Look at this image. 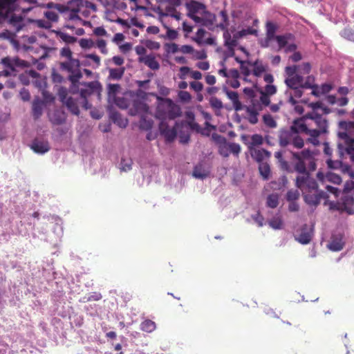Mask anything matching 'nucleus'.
<instances>
[{"mask_svg": "<svg viewBox=\"0 0 354 354\" xmlns=\"http://www.w3.org/2000/svg\"><path fill=\"white\" fill-rule=\"evenodd\" d=\"M274 156L282 170L289 173L296 171L299 174L295 179V185L301 191L306 203L317 205L322 199L328 198L326 192L318 189L317 181L310 175L309 171H315L317 166L315 159L310 150L292 153V160L295 161L293 168L283 159L281 151H276Z\"/></svg>", "mask_w": 354, "mask_h": 354, "instance_id": "nucleus-1", "label": "nucleus"}, {"mask_svg": "<svg viewBox=\"0 0 354 354\" xmlns=\"http://www.w3.org/2000/svg\"><path fill=\"white\" fill-rule=\"evenodd\" d=\"M59 57L61 61L59 63V68L63 71L69 73L68 77L71 84L69 88L73 94H80L82 106L88 109L91 105L88 102V97L93 95H99L102 90L101 84L97 81L90 82H80L82 73L80 71V62L79 59L73 57V52L68 46H65L60 50Z\"/></svg>", "mask_w": 354, "mask_h": 354, "instance_id": "nucleus-2", "label": "nucleus"}, {"mask_svg": "<svg viewBox=\"0 0 354 354\" xmlns=\"http://www.w3.org/2000/svg\"><path fill=\"white\" fill-rule=\"evenodd\" d=\"M304 118L309 120L308 123H312L310 137L308 142L317 145L319 144L318 138L328 132V122L325 117L319 114L317 111H311L304 115Z\"/></svg>", "mask_w": 354, "mask_h": 354, "instance_id": "nucleus-3", "label": "nucleus"}, {"mask_svg": "<svg viewBox=\"0 0 354 354\" xmlns=\"http://www.w3.org/2000/svg\"><path fill=\"white\" fill-rule=\"evenodd\" d=\"M158 104L156 117L165 121L166 119L174 120L181 114L180 107L169 98L158 97Z\"/></svg>", "mask_w": 354, "mask_h": 354, "instance_id": "nucleus-4", "label": "nucleus"}, {"mask_svg": "<svg viewBox=\"0 0 354 354\" xmlns=\"http://www.w3.org/2000/svg\"><path fill=\"white\" fill-rule=\"evenodd\" d=\"M337 135L346 145V151L354 162V122L340 121Z\"/></svg>", "mask_w": 354, "mask_h": 354, "instance_id": "nucleus-5", "label": "nucleus"}, {"mask_svg": "<svg viewBox=\"0 0 354 354\" xmlns=\"http://www.w3.org/2000/svg\"><path fill=\"white\" fill-rule=\"evenodd\" d=\"M279 142L283 147L292 145L296 149H301L304 146V140L301 136H296L290 129L280 130Z\"/></svg>", "mask_w": 354, "mask_h": 354, "instance_id": "nucleus-6", "label": "nucleus"}, {"mask_svg": "<svg viewBox=\"0 0 354 354\" xmlns=\"http://www.w3.org/2000/svg\"><path fill=\"white\" fill-rule=\"evenodd\" d=\"M5 70L3 73L6 76H15L19 68H25L29 66V64L18 57H6L1 60Z\"/></svg>", "mask_w": 354, "mask_h": 354, "instance_id": "nucleus-7", "label": "nucleus"}, {"mask_svg": "<svg viewBox=\"0 0 354 354\" xmlns=\"http://www.w3.org/2000/svg\"><path fill=\"white\" fill-rule=\"evenodd\" d=\"M186 7L188 11L187 16L196 23H201L203 19L197 16V14L203 15L206 12L205 6L198 1H192L186 3Z\"/></svg>", "mask_w": 354, "mask_h": 354, "instance_id": "nucleus-8", "label": "nucleus"}, {"mask_svg": "<svg viewBox=\"0 0 354 354\" xmlns=\"http://www.w3.org/2000/svg\"><path fill=\"white\" fill-rule=\"evenodd\" d=\"M305 120H306V119L304 118V116L294 120L289 129L296 136H300V133H304L310 136L312 123H306Z\"/></svg>", "mask_w": 354, "mask_h": 354, "instance_id": "nucleus-9", "label": "nucleus"}, {"mask_svg": "<svg viewBox=\"0 0 354 354\" xmlns=\"http://www.w3.org/2000/svg\"><path fill=\"white\" fill-rule=\"evenodd\" d=\"M59 95L62 102L66 105L67 109L75 115H79L80 110L78 107V104H81L80 102L75 100L72 97H66L67 92L66 89L62 88L59 90Z\"/></svg>", "mask_w": 354, "mask_h": 354, "instance_id": "nucleus-10", "label": "nucleus"}, {"mask_svg": "<svg viewBox=\"0 0 354 354\" xmlns=\"http://www.w3.org/2000/svg\"><path fill=\"white\" fill-rule=\"evenodd\" d=\"M160 134L162 135L167 142H172L176 137L177 130L175 127L169 128L165 121H161L159 124Z\"/></svg>", "mask_w": 354, "mask_h": 354, "instance_id": "nucleus-11", "label": "nucleus"}, {"mask_svg": "<svg viewBox=\"0 0 354 354\" xmlns=\"http://www.w3.org/2000/svg\"><path fill=\"white\" fill-rule=\"evenodd\" d=\"M17 0H0V19L6 18L15 10Z\"/></svg>", "mask_w": 354, "mask_h": 354, "instance_id": "nucleus-12", "label": "nucleus"}, {"mask_svg": "<svg viewBox=\"0 0 354 354\" xmlns=\"http://www.w3.org/2000/svg\"><path fill=\"white\" fill-rule=\"evenodd\" d=\"M312 229L305 224L301 227L300 232L295 236V239L301 244H308L312 239Z\"/></svg>", "mask_w": 354, "mask_h": 354, "instance_id": "nucleus-13", "label": "nucleus"}, {"mask_svg": "<svg viewBox=\"0 0 354 354\" xmlns=\"http://www.w3.org/2000/svg\"><path fill=\"white\" fill-rule=\"evenodd\" d=\"M252 67V74L257 77H260L263 75L264 73H266L268 68L267 64H263V62L257 59L251 63Z\"/></svg>", "mask_w": 354, "mask_h": 354, "instance_id": "nucleus-14", "label": "nucleus"}, {"mask_svg": "<svg viewBox=\"0 0 354 354\" xmlns=\"http://www.w3.org/2000/svg\"><path fill=\"white\" fill-rule=\"evenodd\" d=\"M138 61L141 63H144L150 69L153 71L158 70L160 68V64L153 54L140 57Z\"/></svg>", "mask_w": 354, "mask_h": 354, "instance_id": "nucleus-15", "label": "nucleus"}, {"mask_svg": "<svg viewBox=\"0 0 354 354\" xmlns=\"http://www.w3.org/2000/svg\"><path fill=\"white\" fill-rule=\"evenodd\" d=\"M250 150L252 158L259 163L263 162V160L265 158L270 156V153L264 149H252L250 146Z\"/></svg>", "mask_w": 354, "mask_h": 354, "instance_id": "nucleus-16", "label": "nucleus"}, {"mask_svg": "<svg viewBox=\"0 0 354 354\" xmlns=\"http://www.w3.org/2000/svg\"><path fill=\"white\" fill-rule=\"evenodd\" d=\"M31 149L35 153L42 154L50 150V145L47 141L35 140L31 145Z\"/></svg>", "mask_w": 354, "mask_h": 354, "instance_id": "nucleus-17", "label": "nucleus"}, {"mask_svg": "<svg viewBox=\"0 0 354 354\" xmlns=\"http://www.w3.org/2000/svg\"><path fill=\"white\" fill-rule=\"evenodd\" d=\"M263 80L268 84H267L265 86V91L263 93H266L268 95H274V93H276L277 88L274 85L272 84V83L274 82L273 75L270 73H266L263 75Z\"/></svg>", "mask_w": 354, "mask_h": 354, "instance_id": "nucleus-18", "label": "nucleus"}, {"mask_svg": "<svg viewBox=\"0 0 354 354\" xmlns=\"http://www.w3.org/2000/svg\"><path fill=\"white\" fill-rule=\"evenodd\" d=\"M44 102L39 98L35 99L32 102V112L35 120L38 119L42 115Z\"/></svg>", "mask_w": 354, "mask_h": 354, "instance_id": "nucleus-19", "label": "nucleus"}, {"mask_svg": "<svg viewBox=\"0 0 354 354\" xmlns=\"http://www.w3.org/2000/svg\"><path fill=\"white\" fill-rule=\"evenodd\" d=\"M225 93L227 97L232 101L236 111H241L243 109L241 102L239 99V94L236 91L226 90Z\"/></svg>", "mask_w": 354, "mask_h": 354, "instance_id": "nucleus-20", "label": "nucleus"}, {"mask_svg": "<svg viewBox=\"0 0 354 354\" xmlns=\"http://www.w3.org/2000/svg\"><path fill=\"white\" fill-rule=\"evenodd\" d=\"M286 85L290 88L301 87L303 85V77L301 75H295L288 77L285 81Z\"/></svg>", "mask_w": 354, "mask_h": 354, "instance_id": "nucleus-21", "label": "nucleus"}, {"mask_svg": "<svg viewBox=\"0 0 354 354\" xmlns=\"http://www.w3.org/2000/svg\"><path fill=\"white\" fill-rule=\"evenodd\" d=\"M343 209L350 212V209L353 205H354V192L353 193H344V196L342 198Z\"/></svg>", "mask_w": 354, "mask_h": 354, "instance_id": "nucleus-22", "label": "nucleus"}, {"mask_svg": "<svg viewBox=\"0 0 354 354\" xmlns=\"http://www.w3.org/2000/svg\"><path fill=\"white\" fill-rule=\"evenodd\" d=\"M223 38L225 40V44L229 48H233L237 46L238 39L235 38V33L232 37L228 28L223 30Z\"/></svg>", "mask_w": 354, "mask_h": 354, "instance_id": "nucleus-23", "label": "nucleus"}, {"mask_svg": "<svg viewBox=\"0 0 354 354\" xmlns=\"http://www.w3.org/2000/svg\"><path fill=\"white\" fill-rule=\"evenodd\" d=\"M110 118L113 122L117 124L120 127L125 128L128 124V120L122 118L121 114L117 111L112 112Z\"/></svg>", "mask_w": 354, "mask_h": 354, "instance_id": "nucleus-24", "label": "nucleus"}, {"mask_svg": "<svg viewBox=\"0 0 354 354\" xmlns=\"http://www.w3.org/2000/svg\"><path fill=\"white\" fill-rule=\"evenodd\" d=\"M258 34V30L257 29L253 28L252 27H248L245 29H242L239 31L235 32V38L239 40L240 39L245 37L249 35H253L257 36Z\"/></svg>", "mask_w": 354, "mask_h": 354, "instance_id": "nucleus-25", "label": "nucleus"}, {"mask_svg": "<svg viewBox=\"0 0 354 354\" xmlns=\"http://www.w3.org/2000/svg\"><path fill=\"white\" fill-rule=\"evenodd\" d=\"M266 37H268V40H273L275 39V32L277 30V26L272 22V21H268L266 23Z\"/></svg>", "mask_w": 354, "mask_h": 354, "instance_id": "nucleus-26", "label": "nucleus"}, {"mask_svg": "<svg viewBox=\"0 0 354 354\" xmlns=\"http://www.w3.org/2000/svg\"><path fill=\"white\" fill-rule=\"evenodd\" d=\"M208 171H206L202 164L196 165L193 170V176L196 178L203 179L208 176Z\"/></svg>", "mask_w": 354, "mask_h": 354, "instance_id": "nucleus-27", "label": "nucleus"}, {"mask_svg": "<svg viewBox=\"0 0 354 354\" xmlns=\"http://www.w3.org/2000/svg\"><path fill=\"white\" fill-rule=\"evenodd\" d=\"M202 15V21L201 22V24H202L203 26H212L214 23V21H216V16L214 14H212L211 12H208L207 10H206V12H204L203 15Z\"/></svg>", "mask_w": 354, "mask_h": 354, "instance_id": "nucleus-28", "label": "nucleus"}, {"mask_svg": "<svg viewBox=\"0 0 354 354\" xmlns=\"http://www.w3.org/2000/svg\"><path fill=\"white\" fill-rule=\"evenodd\" d=\"M344 245L342 238L333 237L328 247L333 251H340L343 249Z\"/></svg>", "mask_w": 354, "mask_h": 354, "instance_id": "nucleus-29", "label": "nucleus"}, {"mask_svg": "<svg viewBox=\"0 0 354 354\" xmlns=\"http://www.w3.org/2000/svg\"><path fill=\"white\" fill-rule=\"evenodd\" d=\"M292 38V35L288 33L283 35H277L274 39L277 41L279 49H281L287 46L288 40L291 39Z\"/></svg>", "mask_w": 354, "mask_h": 354, "instance_id": "nucleus-30", "label": "nucleus"}, {"mask_svg": "<svg viewBox=\"0 0 354 354\" xmlns=\"http://www.w3.org/2000/svg\"><path fill=\"white\" fill-rule=\"evenodd\" d=\"M259 171L263 180H268L269 178L270 167L267 162L259 163Z\"/></svg>", "mask_w": 354, "mask_h": 354, "instance_id": "nucleus-31", "label": "nucleus"}, {"mask_svg": "<svg viewBox=\"0 0 354 354\" xmlns=\"http://www.w3.org/2000/svg\"><path fill=\"white\" fill-rule=\"evenodd\" d=\"M124 73V68H110L109 69V78L118 80H120Z\"/></svg>", "mask_w": 354, "mask_h": 354, "instance_id": "nucleus-32", "label": "nucleus"}, {"mask_svg": "<svg viewBox=\"0 0 354 354\" xmlns=\"http://www.w3.org/2000/svg\"><path fill=\"white\" fill-rule=\"evenodd\" d=\"M140 329L147 333H151L156 329V324L150 319H146L141 323Z\"/></svg>", "mask_w": 354, "mask_h": 354, "instance_id": "nucleus-33", "label": "nucleus"}, {"mask_svg": "<svg viewBox=\"0 0 354 354\" xmlns=\"http://www.w3.org/2000/svg\"><path fill=\"white\" fill-rule=\"evenodd\" d=\"M252 61H245L241 62L240 65L241 73L245 77L250 76L252 74V70L250 69Z\"/></svg>", "mask_w": 354, "mask_h": 354, "instance_id": "nucleus-34", "label": "nucleus"}, {"mask_svg": "<svg viewBox=\"0 0 354 354\" xmlns=\"http://www.w3.org/2000/svg\"><path fill=\"white\" fill-rule=\"evenodd\" d=\"M65 120L64 113L60 111H55L50 117V121L54 124H62L65 122Z\"/></svg>", "mask_w": 354, "mask_h": 354, "instance_id": "nucleus-35", "label": "nucleus"}, {"mask_svg": "<svg viewBox=\"0 0 354 354\" xmlns=\"http://www.w3.org/2000/svg\"><path fill=\"white\" fill-rule=\"evenodd\" d=\"M269 225L274 230H280L283 227V221L280 216H274L268 222Z\"/></svg>", "mask_w": 354, "mask_h": 354, "instance_id": "nucleus-36", "label": "nucleus"}, {"mask_svg": "<svg viewBox=\"0 0 354 354\" xmlns=\"http://www.w3.org/2000/svg\"><path fill=\"white\" fill-rule=\"evenodd\" d=\"M219 15L222 18V21L217 25V27L219 28L221 30L227 29V28H228L229 26V19L227 11L225 10H221L219 12Z\"/></svg>", "mask_w": 354, "mask_h": 354, "instance_id": "nucleus-37", "label": "nucleus"}, {"mask_svg": "<svg viewBox=\"0 0 354 354\" xmlns=\"http://www.w3.org/2000/svg\"><path fill=\"white\" fill-rule=\"evenodd\" d=\"M175 8L176 7L173 6H167L165 8V12L162 13V15L165 16H171L177 20H180L181 14L180 12H178Z\"/></svg>", "mask_w": 354, "mask_h": 354, "instance_id": "nucleus-38", "label": "nucleus"}, {"mask_svg": "<svg viewBox=\"0 0 354 354\" xmlns=\"http://www.w3.org/2000/svg\"><path fill=\"white\" fill-rule=\"evenodd\" d=\"M57 35L64 42L67 44H73L77 41V38L74 36L70 35L66 32L57 31Z\"/></svg>", "mask_w": 354, "mask_h": 354, "instance_id": "nucleus-39", "label": "nucleus"}, {"mask_svg": "<svg viewBox=\"0 0 354 354\" xmlns=\"http://www.w3.org/2000/svg\"><path fill=\"white\" fill-rule=\"evenodd\" d=\"M209 102L211 107L216 111H220L223 107L221 100L215 96L211 97L209 100Z\"/></svg>", "mask_w": 354, "mask_h": 354, "instance_id": "nucleus-40", "label": "nucleus"}, {"mask_svg": "<svg viewBox=\"0 0 354 354\" xmlns=\"http://www.w3.org/2000/svg\"><path fill=\"white\" fill-rule=\"evenodd\" d=\"M267 206L270 208H275L279 205V196L277 194H270L267 198Z\"/></svg>", "mask_w": 354, "mask_h": 354, "instance_id": "nucleus-41", "label": "nucleus"}, {"mask_svg": "<svg viewBox=\"0 0 354 354\" xmlns=\"http://www.w3.org/2000/svg\"><path fill=\"white\" fill-rule=\"evenodd\" d=\"M44 15L51 24L52 22H57L59 19L58 12L55 10H46Z\"/></svg>", "mask_w": 354, "mask_h": 354, "instance_id": "nucleus-42", "label": "nucleus"}, {"mask_svg": "<svg viewBox=\"0 0 354 354\" xmlns=\"http://www.w3.org/2000/svg\"><path fill=\"white\" fill-rule=\"evenodd\" d=\"M263 121L264 124L270 128H275L277 127V122L270 114L264 115L263 116Z\"/></svg>", "mask_w": 354, "mask_h": 354, "instance_id": "nucleus-43", "label": "nucleus"}, {"mask_svg": "<svg viewBox=\"0 0 354 354\" xmlns=\"http://www.w3.org/2000/svg\"><path fill=\"white\" fill-rule=\"evenodd\" d=\"M326 180L337 185L340 184L342 182L341 177L339 175L332 172H328L326 174Z\"/></svg>", "mask_w": 354, "mask_h": 354, "instance_id": "nucleus-44", "label": "nucleus"}, {"mask_svg": "<svg viewBox=\"0 0 354 354\" xmlns=\"http://www.w3.org/2000/svg\"><path fill=\"white\" fill-rule=\"evenodd\" d=\"M247 112L248 113V121L250 123L254 124L258 122V113L254 109L248 108Z\"/></svg>", "mask_w": 354, "mask_h": 354, "instance_id": "nucleus-45", "label": "nucleus"}, {"mask_svg": "<svg viewBox=\"0 0 354 354\" xmlns=\"http://www.w3.org/2000/svg\"><path fill=\"white\" fill-rule=\"evenodd\" d=\"M108 95L109 97H114L120 89V86L118 84H109L108 85Z\"/></svg>", "mask_w": 354, "mask_h": 354, "instance_id": "nucleus-46", "label": "nucleus"}, {"mask_svg": "<svg viewBox=\"0 0 354 354\" xmlns=\"http://www.w3.org/2000/svg\"><path fill=\"white\" fill-rule=\"evenodd\" d=\"M153 121L151 120H147L145 118L142 117L140 121V128L144 130H149L152 128Z\"/></svg>", "mask_w": 354, "mask_h": 354, "instance_id": "nucleus-47", "label": "nucleus"}, {"mask_svg": "<svg viewBox=\"0 0 354 354\" xmlns=\"http://www.w3.org/2000/svg\"><path fill=\"white\" fill-rule=\"evenodd\" d=\"M299 197V192L297 189H290L287 192L286 198L290 202L295 201Z\"/></svg>", "mask_w": 354, "mask_h": 354, "instance_id": "nucleus-48", "label": "nucleus"}, {"mask_svg": "<svg viewBox=\"0 0 354 354\" xmlns=\"http://www.w3.org/2000/svg\"><path fill=\"white\" fill-rule=\"evenodd\" d=\"M79 44L82 48H91L95 46V44L91 39H81Z\"/></svg>", "mask_w": 354, "mask_h": 354, "instance_id": "nucleus-49", "label": "nucleus"}, {"mask_svg": "<svg viewBox=\"0 0 354 354\" xmlns=\"http://www.w3.org/2000/svg\"><path fill=\"white\" fill-rule=\"evenodd\" d=\"M218 153L222 156L227 158L230 155V149L228 147V144L226 142L224 145H221L218 146Z\"/></svg>", "mask_w": 354, "mask_h": 354, "instance_id": "nucleus-50", "label": "nucleus"}, {"mask_svg": "<svg viewBox=\"0 0 354 354\" xmlns=\"http://www.w3.org/2000/svg\"><path fill=\"white\" fill-rule=\"evenodd\" d=\"M263 143V138L259 134H254L251 137V143L252 146H258Z\"/></svg>", "mask_w": 354, "mask_h": 354, "instance_id": "nucleus-51", "label": "nucleus"}, {"mask_svg": "<svg viewBox=\"0 0 354 354\" xmlns=\"http://www.w3.org/2000/svg\"><path fill=\"white\" fill-rule=\"evenodd\" d=\"M95 46L100 50L102 53L106 54L108 53V50L106 48V42L105 40L98 39Z\"/></svg>", "mask_w": 354, "mask_h": 354, "instance_id": "nucleus-52", "label": "nucleus"}, {"mask_svg": "<svg viewBox=\"0 0 354 354\" xmlns=\"http://www.w3.org/2000/svg\"><path fill=\"white\" fill-rule=\"evenodd\" d=\"M165 48L169 53H176L179 52V46L175 43L166 44Z\"/></svg>", "mask_w": 354, "mask_h": 354, "instance_id": "nucleus-53", "label": "nucleus"}, {"mask_svg": "<svg viewBox=\"0 0 354 354\" xmlns=\"http://www.w3.org/2000/svg\"><path fill=\"white\" fill-rule=\"evenodd\" d=\"M227 144H228V147H229V149H230V153H232L233 154L236 155V156L239 155V153L241 151L240 145L239 144L234 143V142L227 143Z\"/></svg>", "mask_w": 354, "mask_h": 354, "instance_id": "nucleus-54", "label": "nucleus"}, {"mask_svg": "<svg viewBox=\"0 0 354 354\" xmlns=\"http://www.w3.org/2000/svg\"><path fill=\"white\" fill-rule=\"evenodd\" d=\"M212 138L216 143L219 144V145H224L227 142V140L225 137L217 133H213Z\"/></svg>", "mask_w": 354, "mask_h": 354, "instance_id": "nucleus-55", "label": "nucleus"}, {"mask_svg": "<svg viewBox=\"0 0 354 354\" xmlns=\"http://www.w3.org/2000/svg\"><path fill=\"white\" fill-rule=\"evenodd\" d=\"M354 192V181L347 180L344 185V193H353Z\"/></svg>", "mask_w": 354, "mask_h": 354, "instance_id": "nucleus-56", "label": "nucleus"}, {"mask_svg": "<svg viewBox=\"0 0 354 354\" xmlns=\"http://www.w3.org/2000/svg\"><path fill=\"white\" fill-rule=\"evenodd\" d=\"M178 97L182 102H188L191 100L192 96L187 91H181L178 93Z\"/></svg>", "mask_w": 354, "mask_h": 354, "instance_id": "nucleus-57", "label": "nucleus"}, {"mask_svg": "<svg viewBox=\"0 0 354 354\" xmlns=\"http://www.w3.org/2000/svg\"><path fill=\"white\" fill-rule=\"evenodd\" d=\"M252 218L257 223L259 227L263 225L264 218L260 212H258L255 215H252Z\"/></svg>", "mask_w": 354, "mask_h": 354, "instance_id": "nucleus-58", "label": "nucleus"}, {"mask_svg": "<svg viewBox=\"0 0 354 354\" xmlns=\"http://www.w3.org/2000/svg\"><path fill=\"white\" fill-rule=\"evenodd\" d=\"M165 28L167 29L166 36L168 39L174 40L177 38L178 34L176 30L171 29L167 26H165Z\"/></svg>", "mask_w": 354, "mask_h": 354, "instance_id": "nucleus-59", "label": "nucleus"}, {"mask_svg": "<svg viewBox=\"0 0 354 354\" xmlns=\"http://www.w3.org/2000/svg\"><path fill=\"white\" fill-rule=\"evenodd\" d=\"M36 24L38 27L46 29H49L52 27L51 23L49 21H46L44 19L37 20Z\"/></svg>", "mask_w": 354, "mask_h": 354, "instance_id": "nucleus-60", "label": "nucleus"}, {"mask_svg": "<svg viewBox=\"0 0 354 354\" xmlns=\"http://www.w3.org/2000/svg\"><path fill=\"white\" fill-rule=\"evenodd\" d=\"M190 87L196 92H200L203 88V85L201 82L198 81L192 82L190 83Z\"/></svg>", "mask_w": 354, "mask_h": 354, "instance_id": "nucleus-61", "label": "nucleus"}, {"mask_svg": "<svg viewBox=\"0 0 354 354\" xmlns=\"http://www.w3.org/2000/svg\"><path fill=\"white\" fill-rule=\"evenodd\" d=\"M326 162L328 167L330 169H338L342 165V162L339 160H332L328 159Z\"/></svg>", "mask_w": 354, "mask_h": 354, "instance_id": "nucleus-62", "label": "nucleus"}, {"mask_svg": "<svg viewBox=\"0 0 354 354\" xmlns=\"http://www.w3.org/2000/svg\"><path fill=\"white\" fill-rule=\"evenodd\" d=\"M132 160H129L126 161L124 159H122L121 160V169L122 171H127L131 169Z\"/></svg>", "mask_w": 354, "mask_h": 354, "instance_id": "nucleus-63", "label": "nucleus"}, {"mask_svg": "<svg viewBox=\"0 0 354 354\" xmlns=\"http://www.w3.org/2000/svg\"><path fill=\"white\" fill-rule=\"evenodd\" d=\"M179 51L183 54H191L194 52V48L190 45H183L179 47Z\"/></svg>", "mask_w": 354, "mask_h": 354, "instance_id": "nucleus-64", "label": "nucleus"}]
</instances>
